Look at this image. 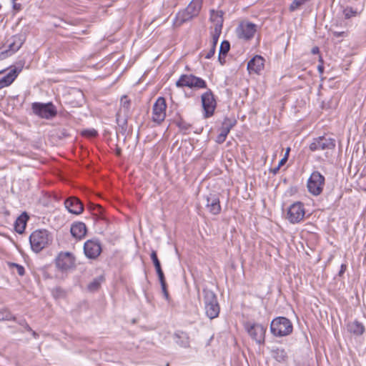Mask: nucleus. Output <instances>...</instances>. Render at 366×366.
Segmentation results:
<instances>
[{
	"mask_svg": "<svg viewBox=\"0 0 366 366\" xmlns=\"http://www.w3.org/2000/svg\"><path fill=\"white\" fill-rule=\"evenodd\" d=\"M166 366H169V363H167Z\"/></svg>",
	"mask_w": 366,
	"mask_h": 366,
	"instance_id": "obj_56",
	"label": "nucleus"
},
{
	"mask_svg": "<svg viewBox=\"0 0 366 366\" xmlns=\"http://www.w3.org/2000/svg\"><path fill=\"white\" fill-rule=\"evenodd\" d=\"M345 270H346V265L342 264L341 265L340 270L339 272V275L342 276L345 273Z\"/></svg>",
	"mask_w": 366,
	"mask_h": 366,
	"instance_id": "obj_44",
	"label": "nucleus"
},
{
	"mask_svg": "<svg viewBox=\"0 0 366 366\" xmlns=\"http://www.w3.org/2000/svg\"><path fill=\"white\" fill-rule=\"evenodd\" d=\"M287 161V157H284L279 162L278 166L281 167L283 166Z\"/></svg>",
	"mask_w": 366,
	"mask_h": 366,
	"instance_id": "obj_46",
	"label": "nucleus"
},
{
	"mask_svg": "<svg viewBox=\"0 0 366 366\" xmlns=\"http://www.w3.org/2000/svg\"><path fill=\"white\" fill-rule=\"evenodd\" d=\"M8 265L10 269H13L14 268H15L16 269L17 273L20 276H23L24 274L25 269L23 266L13 262H9Z\"/></svg>",
	"mask_w": 366,
	"mask_h": 366,
	"instance_id": "obj_36",
	"label": "nucleus"
},
{
	"mask_svg": "<svg viewBox=\"0 0 366 366\" xmlns=\"http://www.w3.org/2000/svg\"><path fill=\"white\" fill-rule=\"evenodd\" d=\"M29 242L31 249L38 253L51 243L52 237L46 229H37L30 234Z\"/></svg>",
	"mask_w": 366,
	"mask_h": 366,
	"instance_id": "obj_1",
	"label": "nucleus"
},
{
	"mask_svg": "<svg viewBox=\"0 0 366 366\" xmlns=\"http://www.w3.org/2000/svg\"><path fill=\"white\" fill-rule=\"evenodd\" d=\"M13 3H14V4H13V8H14V10H16V11H19V10H21V5L20 4L15 3V1H14V2H13Z\"/></svg>",
	"mask_w": 366,
	"mask_h": 366,
	"instance_id": "obj_45",
	"label": "nucleus"
},
{
	"mask_svg": "<svg viewBox=\"0 0 366 366\" xmlns=\"http://www.w3.org/2000/svg\"><path fill=\"white\" fill-rule=\"evenodd\" d=\"M161 287H162V292L164 294L165 299L169 300V292H168V290L167 288V285H164V286H161Z\"/></svg>",
	"mask_w": 366,
	"mask_h": 366,
	"instance_id": "obj_43",
	"label": "nucleus"
},
{
	"mask_svg": "<svg viewBox=\"0 0 366 366\" xmlns=\"http://www.w3.org/2000/svg\"><path fill=\"white\" fill-rule=\"evenodd\" d=\"M176 342L182 347H188L189 346V340L187 333L184 332H177L174 334Z\"/></svg>",
	"mask_w": 366,
	"mask_h": 366,
	"instance_id": "obj_27",
	"label": "nucleus"
},
{
	"mask_svg": "<svg viewBox=\"0 0 366 366\" xmlns=\"http://www.w3.org/2000/svg\"><path fill=\"white\" fill-rule=\"evenodd\" d=\"M65 207L67 210L74 214H80L84 211L82 202L76 197H71L64 201Z\"/></svg>",
	"mask_w": 366,
	"mask_h": 366,
	"instance_id": "obj_17",
	"label": "nucleus"
},
{
	"mask_svg": "<svg viewBox=\"0 0 366 366\" xmlns=\"http://www.w3.org/2000/svg\"><path fill=\"white\" fill-rule=\"evenodd\" d=\"M347 330L355 335H361L365 332V327L357 320H355L347 324Z\"/></svg>",
	"mask_w": 366,
	"mask_h": 366,
	"instance_id": "obj_24",
	"label": "nucleus"
},
{
	"mask_svg": "<svg viewBox=\"0 0 366 366\" xmlns=\"http://www.w3.org/2000/svg\"><path fill=\"white\" fill-rule=\"evenodd\" d=\"M31 109L34 115L45 119H51L57 114L56 108L52 102H34L31 104Z\"/></svg>",
	"mask_w": 366,
	"mask_h": 366,
	"instance_id": "obj_6",
	"label": "nucleus"
},
{
	"mask_svg": "<svg viewBox=\"0 0 366 366\" xmlns=\"http://www.w3.org/2000/svg\"><path fill=\"white\" fill-rule=\"evenodd\" d=\"M0 73H2V71H0Z\"/></svg>",
	"mask_w": 366,
	"mask_h": 366,
	"instance_id": "obj_58",
	"label": "nucleus"
},
{
	"mask_svg": "<svg viewBox=\"0 0 366 366\" xmlns=\"http://www.w3.org/2000/svg\"><path fill=\"white\" fill-rule=\"evenodd\" d=\"M18 323L22 327H24L26 331H31V327L28 325V323L24 319L18 321Z\"/></svg>",
	"mask_w": 366,
	"mask_h": 366,
	"instance_id": "obj_41",
	"label": "nucleus"
},
{
	"mask_svg": "<svg viewBox=\"0 0 366 366\" xmlns=\"http://www.w3.org/2000/svg\"><path fill=\"white\" fill-rule=\"evenodd\" d=\"M31 332V335L32 336L34 337V338H37L39 337V335L37 332H36L35 331H34L32 329H31V331H30Z\"/></svg>",
	"mask_w": 366,
	"mask_h": 366,
	"instance_id": "obj_52",
	"label": "nucleus"
},
{
	"mask_svg": "<svg viewBox=\"0 0 366 366\" xmlns=\"http://www.w3.org/2000/svg\"><path fill=\"white\" fill-rule=\"evenodd\" d=\"M150 257L155 267L156 272L162 269L161 263L158 259L157 254L155 250L152 251Z\"/></svg>",
	"mask_w": 366,
	"mask_h": 366,
	"instance_id": "obj_34",
	"label": "nucleus"
},
{
	"mask_svg": "<svg viewBox=\"0 0 366 366\" xmlns=\"http://www.w3.org/2000/svg\"><path fill=\"white\" fill-rule=\"evenodd\" d=\"M243 325L244 330L253 340L259 345L264 343L267 326L249 321L245 322Z\"/></svg>",
	"mask_w": 366,
	"mask_h": 366,
	"instance_id": "obj_5",
	"label": "nucleus"
},
{
	"mask_svg": "<svg viewBox=\"0 0 366 366\" xmlns=\"http://www.w3.org/2000/svg\"><path fill=\"white\" fill-rule=\"evenodd\" d=\"M104 281V277L102 275H100L96 278H94L87 286V289L90 292L97 291L102 283Z\"/></svg>",
	"mask_w": 366,
	"mask_h": 366,
	"instance_id": "obj_29",
	"label": "nucleus"
},
{
	"mask_svg": "<svg viewBox=\"0 0 366 366\" xmlns=\"http://www.w3.org/2000/svg\"><path fill=\"white\" fill-rule=\"evenodd\" d=\"M320 52V49L317 46H315L312 49V53L314 54H318Z\"/></svg>",
	"mask_w": 366,
	"mask_h": 366,
	"instance_id": "obj_49",
	"label": "nucleus"
},
{
	"mask_svg": "<svg viewBox=\"0 0 366 366\" xmlns=\"http://www.w3.org/2000/svg\"><path fill=\"white\" fill-rule=\"evenodd\" d=\"M11 1H12V2H14V1H16V0H11Z\"/></svg>",
	"mask_w": 366,
	"mask_h": 366,
	"instance_id": "obj_55",
	"label": "nucleus"
},
{
	"mask_svg": "<svg viewBox=\"0 0 366 366\" xmlns=\"http://www.w3.org/2000/svg\"><path fill=\"white\" fill-rule=\"evenodd\" d=\"M176 86L179 88L188 87L190 89H205L206 81L200 77L193 74H182L176 81Z\"/></svg>",
	"mask_w": 366,
	"mask_h": 366,
	"instance_id": "obj_7",
	"label": "nucleus"
},
{
	"mask_svg": "<svg viewBox=\"0 0 366 366\" xmlns=\"http://www.w3.org/2000/svg\"><path fill=\"white\" fill-rule=\"evenodd\" d=\"M264 66V59L259 55H256L250 59L247 64L249 73L259 74L263 70Z\"/></svg>",
	"mask_w": 366,
	"mask_h": 366,
	"instance_id": "obj_19",
	"label": "nucleus"
},
{
	"mask_svg": "<svg viewBox=\"0 0 366 366\" xmlns=\"http://www.w3.org/2000/svg\"><path fill=\"white\" fill-rule=\"evenodd\" d=\"M223 12L222 11L212 10L210 13V20L214 23V29H222Z\"/></svg>",
	"mask_w": 366,
	"mask_h": 366,
	"instance_id": "obj_23",
	"label": "nucleus"
},
{
	"mask_svg": "<svg viewBox=\"0 0 366 366\" xmlns=\"http://www.w3.org/2000/svg\"><path fill=\"white\" fill-rule=\"evenodd\" d=\"M26 39L25 32H21L11 36L6 41L8 49L5 51L8 55H11L17 51L23 45Z\"/></svg>",
	"mask_w": 366,
	"mask_h": 366,
	"instance_id": "obj_15",
	"label": "nucleus"
},
{
	"mask_svg": "<svg viewBox=\"0 0 366 366\" xmlns=\"http://www.w3.org/2000/svg\"><path fill=\"white\" fill-rule=\"evenodd\" d=\"M97 212H98L99 214H102V212H103V209H102V207H100V206H98V207H97Z\"/></svg>",
	"mask_w": 366,
	"mask_h": 366,
	"instance_id": "obj_54",
	"label": "nucleus"
},
{
	"mask_svg": "<svg viewBox=\"0 0 366 366\" xmlns=\"http://www.w3.org/2000/svg\"><path fill=\"white\" fill-rule=\"evenodd\" d=\"M317 69H318L320 74H322L324 72V66H323V65L322 64L318 65Z\"/></svg>",
	"mask_w": 366,
	"mask_h": 366,
	"instance_id": "obj_50",
	"label": "nucleus"
},
{
	"mask_svg": "<svg viewBox=\"0 0 366 366\" xmlns=\"http://www.w3.org/2000/svg\"><path fill=\"white\" fill-rule=\"evenodd\" d=\"M325 177L318 171L313 172L309 177L307 187L309 192L314 196L320 195L325 186Z\"/></svg>",
	"mask_w": 366,
	"mask_h": 366,
	"instance_id": "obj_8",
	"label": "nucleus"
},
{
	"mask_svg": "<svg viewBox=\"0 0 366 366\" xmlns=\"http://www.w3.org/2000/svg\"><path fill=\"white\" fill-rule=\"evenodd\" d=\"M84 252L89 259H96L102 252V245L98 239L87 240L84 244Z\"/></svg>",
	"mask_w": 366,
	"mask_h": 366,
	"instance_id": "obj_14",
	"label": "nucleus"
},
{
	"mask_svg": "<svg viewBox=\"0 0 366 366\" xmlns=\"http://www.w3.org/2000/svg\"><path fill=\"white\" fill-rule=\"evenodd\" d=\"M304 204L300 202L293 203L288 209L287 219L290 222L296 224L301 222L305 217Z\"/></svg>",
	"mask_w": 366,
	"mask_h": 366,
	"instance_id": "obj_13",
	"label": "nucleus"
},
{
	"mask_svg": "<svg viewBox=\"0 0 366 366\" xmlns=\"http://www.w3.org/2000/svg\"><path fill=\"white\" fill-rule=\"evenodd\" d=\"M236 120L226 117L222 122V128L230 132L232 127L236 124Z\"/></svg>",
	"mask_w": 366,
	"mask_h": 366,
	"instance_id": "obj_33",
	"label": "nucleus"
},
{
	"mask_svg": "<svg viewBox=\"0 0 366 366\" xmlns=\"http://www.w3.org/2000/svg\"><path fill=\"white\" fill-rule=\"evenodd\" d=\"M206 207L209 212L214 215L219 214L221 212L219 199L216 194H209L205 197Z\"/></svg>",
	"mask_w": 366,
	"mask_h": 366,
	"instance_id": "obj_18",
	"label": "nucleus"
},
{
	"mask_svg": "<svg viewBox=\"0 0 366 366\" xmlns=\"http://www.w3.org/2000/svg\"><path fill=\"white\" fill-rule=\"evenodd\" d=\"M1 9V5L0 4V9Z\"/></svg>",
	"mask_w": 366,
	"mask_h": 366,
	"instance_id": "obj_57",
	"label": "nucleus"
},
{
	"mask_svg": "<svg viewBox=\"0 0 366 366\" xmlns=\"http://www.w3.org/2000/svg\"><path fill=\"white\" fill-rule=\"evenodd\" d=\"M56 267L61 271H66L75 267V257L69 252H61L55 259Z\"/></svg>",
	"mask_w": 366,
	"mask_h": 366,
	"instance_id": "obj_10",
	"label": "nucleus"
},
{
	"mask_svg": "<svg viewBox=\"0 0 366 366\" xmlns=\"http://www.w3.org/2000/svg\"><path fill=\"white\" fill-rule=\"evenodd\" d=\"M202 292L206 315L210 320L217 317L219 314L220 307L216 294L207 288H204Z\"/></svg>",
	"mask_w": 366,
	"mask_h": 366,
	"instance_id": "obj_2",
	"label": "nucleus"
},
{
	"mask_svg": "<svg viewBox=\"0 0 366 366\" xmlns=\"http://www.w3.org/2000/svg\"><path fill=\"white\" fill-rule=\"evenodd\" d=\"M215 49H216V46H212L210 50L206 54L205 58L208 59L212 58L215 53Z\"/></svg>",
	"mask_w": 366,
	"mask_h": 366,
	"instance_id": "obj_42",
	"label": "nucleus"
},
{
	"mask_svg": "<svg viewBox=\"0 0 366 366\" xmlns=\"http://www.w3.org/2000/svg\"><path fill=\"white\" fill-rule=\"evenodd\" d=\"M293 326L291 321L285 317L274 318L270 324V331L274 336L284 337L292 333Z\"/></svg>",
	"mask_w": 366,
	"mask_h": 366,
	"instance_id": "obj_3",
	"label": "nucleus"
},
{
	"mask_svg": "<svg viewBox=\"0 0 366 366\" xmlns=\"http://www.w3.org/2000/svg\"><path fill=\"white\" fill-rule=\"evenodd\" d=\"M222 29H214L213 31L212 32V46H217V44L218 42L219 36L221 34Z\"/></svg>",
	"mask_w": 366,
	"mask_h": 366,
	"instance_id": "obj_37",
	"label": "nucleus"
},
{
	"mask_svg": "<svg viewBox=\"0 0 366 366\" xmlns=\"http://www.w3.org/2000/svg\"><path fill=\"white\" fill-rule=\"evenodd\" d=\"M335 147V140L330 137L324 136L314 138L309 148L312 152L320 150H332Z\"/></svg>",
	"mask_w": 366,
	"mask_h": 366,
	"instance_id": "obj_9",
	"label": "nucleus"
},
{
	"mask_svg": "<svg viewBox=\"0 0 366 366\" xmlns=\"http://www.w3.org/2000/svg\"><path fill=\"white\" fill-rule=\"evenodd\" d=\"M28 219L29 216L25 212L17 217L14 223V229L17 233L22 234L24 232Z\"/></svg>",
	"mask_w": 366,
	"mask_h": 366,
	"instance_id": "obj_22",
	"label": "nucleus"
},
{
	"mask_svg": "<svg viewBox=\"0 0 366 366\" xmlns=\"http://www.w3.org/2000/svg\"><path fill=\"white\" fill-rule=\"evenodd\" d=\"M167 104L164 97H158L152 107V121L160 124L166 117Z\"/></svg>",
	"mask_w": 366,
	"mask_h": 366,
	"instance_id": "obj_11",
	"label": "nucleus"
},
{
	"mask_svg": "<svg viewBox=\"0 0 366 366\" xmlns=\"http://www.w3.org/2000/svg\"><path fill=\"white\" fill-rule=\"evenodd\" d=\"M131 100L128 98L127 96L124 95L122 97L120 100V108L117 113L129 115L131 111Z\"/></svg>",
	"mask_w": 366,
	"mask_h": 366,
	"instance_id": "obj_26",
	"label": "nucleus"
},
{
	"mask_svg": "<svg viewBox=\"0 0 366 366\" xmlns=\"http://www.w3.org/2000/svg\"><path fill=\"white\" fill-rule=\"evenodd\" d=\"M272 357L278 362H283L287 357V352L282 348H275L272 350Z\"/></svg>",
	"mask_w": 366,
	"mask_h": 366,
	"instance_id": "obj_30",
	"label": "nucleus"
},
{
	"mask_svg": "<svg viewBox=\"0 0 366 366\" xmlns=\"http://www.w3.org/2000/svg\"><path fill=\"white\" fill-rule=\"evenodd\" d=\"M157 274L158 275L159 280L160 282L161 286L166 285L167 283H166V281H165V277H164V272L162 271V269L159 270V271H157Z\"/></svg>",
	"mask_w": 366,
	"mask_h": 366,
	"instance_id": "obj_39",
	"label": "nucleus"
},
{
	"mask_svg": "<svg viewBox=\"0 0 366 366\" xmlns=\"http://www.w3.org/2000/svg\"><path fill=\"white\" fill-rule=\"evenodd\" d=\"M4 320L16 321V318L8 310H0V321Z\"/></svg>",
	"mask_w": 366,
	"mask_h": 366,
	"instance_id": "obj_31",
	"label": "nucleus"
},
{
	"mask_svg": "<svg viewBox=\"0 0 366 366\" xmlns=\"http://www.w3.org/2000/svg\"><path fill=\"white\" fill-rule=\"evenodd\" d=\"M202 107L204 111V117L208 118L213 115L216 108V100L211 89H208L206 92L202 94Z\"/></svg>",
	"mask_w": 366,
	"mask_h": 366,
	"instance_id": "obj_12",
	"label": "nucleus"
},
{
	"mask_svg": "<svg viewBox=\"0 0 366 366\" xmlns=\"http://www.w3.org/2000/svg\"><path fill=\"white\" fill-rule=\"evenodd\" d=\"M229 133V132L221 127L220 133L216 138V142L218 144H222L223 142H224Z\"/></svg>",
	"mask_w": 366,
	"mask_h": 366,
	"instance_id": "obj_35",
	"label": "nucleus"
},
{
	"mask_svg": "<svg viewBox=\"0 0 366 366\" xmlns=\"http://www.w3.org/2000/svg\"><path fill=\"white\" fill-rule=\"evenodd\" d=\"M218 59L220 64H224V63L225 62V56H221V60L219 59V56L218 57Z\"/></svg>",
	"mask_w": 366,
	"mask_h": 366,
	"instance_id": "obj_51",
	"label": "nucleus"
},
{
	"mask_svg": "<svg viewBox=\"0 0 366 366\" xmlns=\"http://www.w3.org/2000/svg\"><path fill=\"white\" fill-rule=\"evenodd\" d=\"M177 126L182 130V131H187L191 127V124L186 122L182 119H180L179 121L177 122Z\"/></svg>",
	"mask_w": 366,
	"mask_h": 366,
	"instance_id": "obj_38",
	"label": "nucleus"
},
{
	"mask_svg": "<svg viewBox=\"0 0 366 366\" xmlns=\"http://www.w3.org/2000/svg\"><path fill=\"white\" fill-rule=\"evenodd\" d=\"M21 69H18L17 68L11 69L8 74L0 79V89L11 85L17 77Z\"/></svg>",
	"mask_w": 366,
	"mask_h": 366,
	"instance_id": "obj_21",
	"label": "nucleus"
},
{
	"mask_svg": "<svg viewBox=\"0 0 366 366\" xmlns=\"http://www.w3.org/2000/svg\"><path fill=\"white\" fill-rule=\"evenodd\" d=\"M82 134L89 137H94L97 136V132L95 129L85 130L82 132Z\"/></svg>",
	"mask_w": 366,
	"mask_h": 366,
	"instance_id": "obj_40",
	"label": "nucleus"
},
{
	"mask_svg": "<svg viewBox=\"0 0 366 366\" xmlns=\"http://www.w3.org/2000/svg\"><path fill=\"white\" fill-rule=\"evenodd\" d=\"M280 169V167L277 165V167L271 169L270 172H272L274 174H276L279 172Z\"/></svg>",
	"mask_w": 366,
	"mask_h": 366,
	"instance_id": "obj_47",
	"label": "nucleus"
},
{
	"mask_svg": "<svg viewBox=\"0 0 366 366\" xmlns=\"http://www.w3.org/2000/svg\"><path fill=\"white\" fill-rule=\"evenodd\" d=\"M86 227L84 222H77L71 224L70 232L71 235L76 238L81 239L84 237L86 234Z\"/></svg>",
	"mask_w": 366,
	"mask_h": 366,
	"instance_id": "obj_20",
	"label": "nucleus"
},
{
	"mask_svg": "<svg viewBox=\"0 0 366 366\" xmlns=\"http://www.w3.org/2000/svg\"><path fill=\"white\" fill-rule=\"evenodd\" d=\"M290 152V147H287V149H286V152H285V156L284 157H287V159H288V157H289V153Z\"/></svg>",
	"mask_w": 366,
	"mask_h": 366,
	"instance_id": "obj_53",
	"label": "nucleus"
},
{
	"mask_svg": "<svg viewBox=\"0 0 366 366\" xmlns=\"http://www.w3.org/2000/svg\"><path fill=\"white\" fill-rule=\"evenodd\" d=\"M129 117V115L126 114H124L121 113H117L116 121L119 129V132H121L122 134H124L127 131Z\"/></svg>",
	"mask_w": 366,
	"mask_h": 366,
	"instance_id": "obj_25",
	"label": "nucleus"
},
{
	"mask_svg": "<svg viewBox=\"0 0 366 366\" xmlns=\"http://www.w3.org/2000/svg\"><path fill=\"white\" fill-rule=\"evenodd\" d=\"M362 10L363 6L360 9H358L357 8H353L352 6H347L343 10V14L345 18L348 19L360 14Z\"/></svg>",
	"mask_w": 366,
	"mask_h": 366,
	"instance_id": "obj_28",
	"label": "nucleus"
},
{
	"mask_svg": "<svg viewBox=\"0 0 366 366\" xmlns=\"http://www.w3.org/2000/svg\"><path fill=\"white\" fill-rule=\"evenodd\" d=\"M115 154L117 157H120L122 154V149L118 146L116 147Z\"/></svg>",
	"mask_w": 366,
	"mask_h": 366,
	"instance_id": "obj_48",
	"label": "nucleus"
},
{
	"mask_svg": "<svg viewBox=\"0 0 366 366\" xmlns=\"http://www.w3.org/2000/svg\"><path fill=\"white\" fill-rule=\"evenodd\" d=\"M230 49V44L228 41H223L221 43L220 48H219V59H221V56H226L227 53L229 52Z\"/></svg>",
	"mask_w": 366,
	"mask_h": 366,
	"instance_id": "obj_32",
	"label": "nucleus"
},
{
	"mask_svg": "<svg viewBox=\"0 0 366 366\" xmlns=\"http://www.w3.org/2000/svg\"><path fill=\"white\" fill-rule=\"evenodd\" d=\"M202 0H192L187 7L179 11L176 16V24L181 25L197 16L202 8Z\"/></svg>",
	"mask_w": 366,
	"mask_h": 366,
	"instance_id": "obj_4",
	"label": "nucleus"
},
{
	"mask_svg": "<svg viewBox=\"0 0 366 366\" xmlns=\"http://www.w3.org/2000/svg\"><path fill=\"white\" fill-rule=\"evenodd\" d=\"M257 31V25L251 23H242L237 28V34L239 39H251Z\"/></svg>",
	"mask_w": 366,
	"mask_h": 366,
	"instance_id": "obj_16",
	"label": "nucleus"
}]
</instances>
